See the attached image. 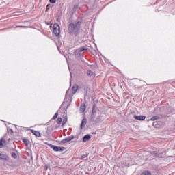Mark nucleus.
Wrapping results in <instances>:
<instances>
[{"instance_id":"16","label":"nucleus","mask_w":175,"mask_h":175,"mask_svg":"<svg viewBox=\"0 0 175 175\" xmlns=\"http://www.w3.org/2000/svg\"><path fill=\"white\" fill-rule=\"evenodd\" d=\"M23 142L24 143L25 146H26V147H28V140H27V139H23Z\"/></svg>"},{"instance_id":"28","label":"nucleus","mask_w":175,"mask_h":175,"mask_svg":"<svg viewBox=\"0 0 175 175\" xmlns=\"http://www.w3.org/2000/svg\"><path fill=\"white\" fill-rule=\"evenodd\" d=\"M18 27H21V28H27V27H25V26H18Z\"/></svg>"},{"instance_id":"22","label":"nucleus","mask_w":175,"mask_h":175,"mask_svg":"<svg viewBox=\"0 0 175 175\" xmlns=\"http://www.w3.org/2000/svg\"><path fill=\"white\" fill-rule=\"evenodd\" d=\"M64 150H65V147H58V151L62 152Z\"/></svg>"},{"instance_id":"6","label":"nucleus","mask_w":175,"mask_h":175,"mask_svg":"<svg viewBox=\"0 0 175 175\" xmlns=\"http://www.w3.org/2000/svg\"><path fill=\"white\" fill-rule=\"evenodd\" d=\"M134 118L135 120H138L139 121H144V120H146V116H136L134 115Z\"/></svg>"},{"instance_id":"3","label":"nucleus","mask_w":175,"mask_h":175,"mask_svg":"<svg viewBox=\"0 0 175 175\" xmlns=\"http://www.w3.org/2000/svg\"><path fill=\"white\" fill-rule=\"evenodd\" d=\"M60 27H59V25H58L57 23H55L53 25V33H55V35L56 36H58L59 35V32H60Z\"/></svg>"},{"instance_id":"2","label":"nucleus","mask_w":175,"mask_h":175,"mask_svg":"<svg viewBox=\"0 0 175 175\" xmlns=\"http://www.w3.org/2000/svg\"><path fill=\"white\" fill-rule=\"evenodd\" d=\"M83 51H87L85 48H79L75 51V55L77 57H83Z\"/></svg>"},{"instance_id":"9","label":"nucleus","mask_w":175,"mask_h":175,"mask_svg":"<svg viewBox=\"0 0 175 175\" xmlns=\"http://www.w3.org/2000/svg\"><path fill=\"white\" fill-rule=\"evenodd\" d=\"M31 132L33 133V135H35V136H36L37 137H40V136H42L39 131H37L35 130H31Z\"/></svg>"},{"instance_id":"8","label":"nucleus","mask_w":175,"mask_h":175,"mask_svg":"<svg viewBox=\"0 0 175 175\" xmlns=\"http://www.w3.org/2000/svg\"><path fill=\"white\" fill-rule=\"evenodd\" d=\"M90 139H91V135L90 134H88V135H85L83 137V143H85V142H88V140H90Z\"/></svg>"},{"instance_id":"17","label":"nucleus","mask_w":175,"mask_h":175,"mask_svg":"<svg viewBox=\"0 0 175 175\" xmlns=\"http://www.w3.org/2000/svg\"><path fill=\"white\" fill-rule=\"evenodd\" d=\"M158 118H159V116H153L151 118L150 120L151 121H155L156 120H158Z\"/></svg>"},{"instance_id":"4","label":"nucleus","mask_w":175,"mask_h":175,"mask_svg":"<svg viewBox=\"0 0 175 175\" xmlns=\"http://www.w3.org/2000/svg\"><path fill=\"white\" fill-rule=\"evenodd\" d=\"M75 139V136L74 135H70L69 137H67L66 138L62 139L60 143H63L64 144L65 143H68L72 140H73Z\"/></svg>"},{"instance_id":"10","label":"nucleus","mask_w":175,"mask_h":175,"mask_svg":"<svg viewBox=\"0 0 175 175\" xmlns=\"http://www.w3.org/2000/svg\"><path fill=\"white\" fill-rule=\"evenodd\" d=\"M85 125H87V119L84 118L83 119L81 124V129H83V128H84V126H85Z\"/></svg>"},{"instance_id":"15","label":"nucleus","mask_w":175,"mask_h":175,"mask_svg":"<svg viewBox=\"0 0 175 175\" xmlns=\"http://www.w3.org/2000/svg\"><path fill=\"white\" fill-rule=\"evenodd\" d=\"M80 110L82 111V113H84V111H85V105L81 106Z\"/></svg>"},{"instance_id":"20","label":"nucleus","mask_w":175,"mask_h":175,"mask_svg":"<svg viewBox=\"0 0 175 175\" xmlns=\"http://www.w3.org/2000/svg\"><path fill=\"white\" fill-rule=\"evenodd\" d=\"M68 122V118H65L62 121V125H65Z\"/></svg>"},{"instance_id":"23","label":"nucleus","mask_w":175,"mask_h":175,"mask_svg":"<svg viewBox=\"0 0 175 175\" xmlns=\"http://www.w3.org/2000/svg\"><path fill=\"white\" fill-rule=\"evenodd\" d=\"M87 73L88 76H92V72L90 70H88Z\"/></svg>"},{"instance_id":"12","label":"nucleus","mask_w":175,"mask_h":175,"mask_svg":"<svg viewBox=\"0 0 175 175\" xmlns=\"http://www.w3.org/2000/svg\"><path fill=\"white\" fill-rule=\"evenodd\" d=\"M79 88V86L77 85H75L72 88V91L73 92V94H76V91H77Z\"/></svg>"},{"instance_id":"14","label":"nucleus","mask_w":175,"mask_h":175,"mask_svg":"<svg viewBox=\"0 0 175 175\" xmlns=\"http://www.w3.org/2000/svg\"><path fill=\"white\" fill-rule=\"evenodd\" d=\"M141 175H151V172L148 171H144Z\"/></svg>"},{"instance_id":"26","label":"nucleus","mask_w":175,"mask_h":175,"mask_svg":"<svg viewBox=\"0 0 175 175\" xmlns=\"http://www.w3.org/2000/svg\"><path fill=\"white\" fill-rule=\"evenodd\" d=\"M153 126L158 128V123L157 122H153Z\"/></svg>"},{"instance_id":"21","label":"nucleus","mask_w":175,"mask_h":175,"mask_svg":"<svg viewBox=\"0 0 175 175\" xmlns=\"http://www.w3.org/2000/svg\"><path fill=\"white\" fill-rule=\"evenodd\" d=\"M57 117H58V111H57L55 115L53 117V120L57 119Z\"/></svg>"},{"instance_id":"29","label":"nucleus","mask_w":175,"mask_h":175,"mask_svg":"<svg viewBox=\"0 0 175 175\" xmlns=\"http://www.w3.org/2000/svg\"><path fill=\"white\" fill-rule=\"evenodd\" d=\"M45 170H47V167H46Z\"/></svg>"},{"instance_id":"19","label":"nucleus","mask_w":175,"mask_h":175,"mask_svg":"<svg viewBox=\"0 0 175 175\" xmlns=\"http://www.w3.org/2000/svg\"><path fill=\"white\" fill-rule=\"evenodd\" d=\"M11 157H12V158H14V159H17V154H16L15 152H12L11 154Z\"/></svg>"},{"instance_id":"13","label":"nucleus","mask_w":175,"mask_h":175,"mask_svg":"<svg viewBox=\"0 0 175 175\" xmlns=\"http://www.w3.org/2000/svg\"><path fill=\"white\" fill-rule=\"evenodd\" d=\"M3 143H5V139L1 138L0 139V148H2V147H3Z\"/></svg>"},{"instance_id":"27","label":"nucleus","mask_w":175,"mask_h":175,"mask_svg":"<svg viewBox=\"0 0 175 175\" xmlns=\"http://www.w3.org/2000/svg\"><path fill=\"white\" fill-rule=\"evenodd\" d=\"M49 2H51V3H55L56 0H49Z\"/></svg>"},{"instance_id":"18","label":"nucleus","mask_w":175,"mask_h":175,"mask_svg":"<svg viewBox=\"0 0 175 175\" xmlns=\"http://www.w3.org/2000/svg\"><path fill=\"white\" fill-rule=\"evenodd\" d=\"M56 122L57 124H61L62 122V118H58Z\"/></svg>"},{"instance_id":"5","label":"nucleus","mask_w":175,"mask_h":175,"mask_svg":"<svg viewBox=\"0 0 175 175\" xmlns=\"http://www.w3.org/2000/svg\"><path fill=\"white\" fill-rule=\"evenodd\" d=\"M0 159H2L3 161H9L10 157L6 154L0 153Z\"/></svg>"},{"instance_id":"11","label":"nucleus","mask_w":175,"mask_h":175,"mask_svg":"<svg viewBox=\"0 0 175 175\" xmlns=\"http://www.w3.org/2000/svg\"><path fill=\"white\" fill-rule=\"evenodd\" d=\"M118 167H122V168H124V167H128V164H126V163H118Z\"/></svg>"},{"instance_id":"24","label":"nucleus","mask_w":175,"mask_h":175,"mask_svg":"<svg viewBox=\"0 0 175 175\" xmlns=\"http://www.w3.org/2000/svg\"><path fill=\"white\" fill-rule=\"evenodd\" d=\"M92 111L93 114H94V113H96V111L95 110V105H93Z\"/></svg>"},{"instance_id":"25","label":"nucleus","mask_w":175,"mask_h":175,"mask_svg":"<svg viewBox=\"0 0 175 175\" xmlns=\"http://www.w3.org/2000/svg\"><path fill=\"white\" fill-rule=\"evenodd\" d=\"M87 157H88V154H83V155L81 157V159H84V158H87Z\"/></svg>"},{"instance_id":"1","label":"nucleus","mask_w":175,"mask_h":175,"mask_svg":"<svg viewBox=\"0 0 175 175\" xmlns=\"http://www.w3.org/2000/svg\"><path fill=\"white\" fill-rule=\"evenodd\" d=\"M80 25H81V22L80 21L69 24L68 32H70L71 35H77L79 31H80Z\"/></svg>"},{"instance_id":"7","label":"nucleus","mask_w":175,"mask_h":175,"mask_svg":"<svg viewBox=\"0 0 175 175\" xmlns=\"http://www.w3.org/2000/svg\"><path fill=\"white\" fill-rule=\"evenodd\" d=\"M49 147H50L51 148H52V150L58 152V146H55V145H53L51 144H46Z\"/></svg>"}]
</instances>
